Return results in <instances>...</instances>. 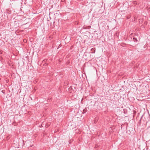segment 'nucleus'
I'll use <instances>...</instances> for the list:
<instances>
[{
  "mask_svg": "<svg viewBox=\"0 0 150 150\" xmlns=\"http://www.w3.org/2000/svg\"><path fill=\"white\" fill-rule=\"evenodd\" d=\"M91 51L92 52V53H95V48H92L91 49Z\"/></svg>",
  "mask_w": 150,
  "mask_h": 150,
  "instance_id": "1",
  "label": "nucleus"
},
{
  "mask_svg": "<svg viewBox=\"0 0 150 150\" xmlns=\"http://www.w3.org/2000/svg\"><path fill=\"white\" fill-rule=\"evenodd\" d=\"M133 40L134 42H136L137 41V40L136 38L135 37H133Z\"/></svg>",
  "mask_w": 150,
  "mask_h": 150,
  "instance_id": "2",
  "label": "nucleus"
},
{
  "mask_svg": "<svg viewBox=\"0 0 150 150\" xmlns=\"http://www.w3.org/2000/svg\"><path fill=\"white\" fill-rule=\"evenodd\" d=\"M69 89H70L71 90H73L74 91V90H73V88H72V87H70Z\"/></svg>",
  "mask_w": 150,
  "mask_h": 150,
  "instance_id": "3",
  "label": "nucleus"
},
{
  "mask_svg": "<svg viewBox=\"0 0 150 150\" xmlns=\"http://www.w3.org/2000/svg\"><path fill=\"white\" fill-rule=\"evenodd\" d=\"M86 109H84V110H83V113H85L86 112Z\"/></svg>",
  "mask_w": 150,
  "mask_h": 150,
  "instance_id": "4",
  "label": "nucleus"
},
{
  "mask_svg": "<svg viewBox=\"0 0 150 150\" xmlns=\"http://www.w3.org/2000/svg\"><path fill=\"white\" fill-rule=\"evenodd\" d=\"M150 128V126L149 127H148V128L147 129H149V128Z\"/></svg>",
  "mask_w": 150,
  "mask_h": 150,
  "instance_id": "5",
  "label": "nucleus"
},
{
  "mask_svg": "<svg viewBox=\"0 0 150 150\" xmlns=\"http://www.w3.org/2000/svg\"><path fill=\"white\" fill-rule=\"evenodd\" d=\"M2 92H3V93H4V91H2Z\"/></svg>",
  "mask_w": 150,
  "mask_h": 150,
  "instance_id": "6",
  "label": "nucleus"
},
{
  "mask_svg": "<svg viewBox=\"0 0 150 150\" xmlns=\"http://www.w3.org/2000/svg\"><path fill=\"white\" fill-rule=\"evenodd\" d=\"M74 89H75V87H74Z\"/></svg>",
  "mask_w": 150,
  "mask_h": 150,
  "instance_id": "7",
  "label": "nucleus"
},
{
  "mask_svg": "<svg viewBox=\"0 0 150 150\" xmlns=\"http://www.w3.org/2000/svg\"><path fill=\"white\" fill-rule=\"evenodd\" d=\"M25 41V40H24V41Z\"/></svg>",
  "mask_w": 150,
  "mask_h": 150,
  "instance_id": "8",
  "label": "nucleus"
},
{
  "mask_svg": "<svg viewBox=\"0 0 150 150\" xmlns=\"http://www.w3.org/2000/svg\"><path fill=\"white\" fill-rule=\"evenodd\" d=\"M25 41V40H24V41Z\"/></svg>",
  "mask_w": 150,
  "mask_h": 150,
  "instance_id": "9",
  "label": "nucleus"
}]
</instances>
